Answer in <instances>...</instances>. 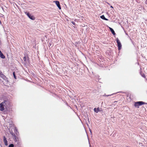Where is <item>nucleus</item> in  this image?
Returning a JSON list of instances; mask_svg holds the SVG:
<instances>
[{
	"instance_id": "obj_13",
	"label": "nucleus",
	"mask_w": 147,
	"mask_h": 147,
	"mask_svg": "<svg viewBox=\"0 0 147 147\" xmlns=\"http://www.w3.org/2000/svg\"><path fill=\"white\" fill-rule=\"evenodd\" d=\"M141 75L142 77H144V78H146V76H145V75L144 74H141Z\"/></svg>"
},
{
	"instance_id": "obj_20",
	"label": "nucleus",
	"mask_w": 147,
	"mask_h": 147,
	"mask_svg": "<svg viewBox=\"0 0 147 147\" xmlns=\"http://www.w3.org/2000/svg\"><path fill=\"white\" fill-rule=\"evenodd\" d=\"M111 8H113V6H111Z\"/></svg>"
},
{
	"instance_id": "obj_1",
	"label": "nucleus",
	"mask_w": 147,
	"mask_h": 147,
	"mask_svg": "<svg viewBox=\"0 0 147 147\" xmlns=\"http://www.w3.org/2000/svg\"><path fill=\"white\" fill-rule=\"evenodd\" d=\"M10 106V102L8 100H5L0 104V111H3L5 109H7Z\"/></svg>"
},
{
	"instance_id": "obj_3",
	"label": "nucleus",
	"mask_w": 147,
	"mask_h": 147,
	"mask_svg": "<svg viewBox=\"0 0 147 147\" xmlns=\"http://www.w3.org/2000/svg\"><path fill=\"white\" fill-rule=\"evenodd\" d=\"M116 41L117 44V46L118 48V50H120L121 48V44L119 40V39L117 38L116 39Z\"/></svg>"
},
{
	"instance_id": "obj_25",
	"label": "nucleus",
	"mask_w": 147,
	"mask_h": 147,
	"mask_svg": "<svg viewBox=\"0 0 147 147\" xmlns=\"http://www.w3.org/2000/svg\"><path fill=\"white\" fill-rule=\"evenodd\" d=\"M109 95H108L107 96H109Z\"/></svg>"
},
{
	"instance_id": "obj_23",
	"label": "nucleus",
	"mask_w": 147,
	"mask_h": 147,
	"mask_svg": "<svg viewBox=\"0 0 147 147\" xmlns=\"http://www.w3.org/2000/svg\"><path fill=\"white\" fill-rule=\"evenodd\" d=\"M129 96V94H128L127 96Z\"/></svg>"
},
{
	"instance_id": "obj_7",
	"label": "nucleus",
	"mask_w": 147,
	"mask_h": 147,
	"mask_svg": "<svg viewBox=\"0 0 147 147\" xmlns=\"http://www.w3.org/2000/svg\"><path fill=\"white\" fill-rule=\"evenodd\" d=\"M0 57L1 58L3 59L5 58V57L3 54L2 53L1 51L0 50Z\"/></svg>"
},
{
	"instance_id": "obj_24",
	"label": "nucleus",
	"mask_w": 147,
	"mask_h": 147,
	"mask_svg": "<svg viewBox=\"0 0 147 147\" xmlns=\"http://www.w3.org/2000/svg\"><path fill=\"white\" fill-rule=\"evenodd\" d=\"M130 96H131V94H130V95H129L130 97Z\"/></svg>"
},
{
	"instance_id": "obj_15",
	"label": "nucleus",
	"mask_w": 147,
	"mask_h": 147,
	"mask_svg": "<svg viewBox=\"0 0 147 147\" xmlns=\"http://www.w3.org/2000/svg\"><path fill=\"white\" fill-rule=\"evenodd\" d=\"M23 60L24 61H26V57L25 56L23 58Z\"/></svg>"
},
{
	"instance_id": "obj_9",
	"label": "nucleus",
	"mask_w": 147,
	"mask_h": 147,
	"mask_svg": "<svg viewBox=\"0 0 147 147\" xmlns=\"http://www.w3.org/2000/svg\"><path fill=\"white\" fill-rule=\"evenodd\" d=\"M100 18L102 19H103L107 21L108 20L104 16V15H102L100 16Z\"/></svg>"
},
{
	"instance_id": "obj_18",
	"label": "nucleus",
	"mask_w": 147,
	"mask_h": 147,
	"mask_svg": "<svg viewBox=\"0 0 147 147\" xmlns=\"http://www.w3.org/2000/svg\"><path fill=\"white\" fill-rule=\"evenodd\" d=\"M72 23L74 25H75V23L74 22H72Z\"/></svg>"
},
{
	"instance_id": "obj_6",
	"label": "nucleus",
	"mask_w": 147,
	"mask_h": 147,
	"mask_svg": "<svg viewBox=\"0 0 147 147\" xmlns=\"http://www.w3.org/2000/svg\"><path fill=\"white\" fill-rule=\"evenodd\" d=\"M3 140L5 144V146H7L8 145L7 142V140L5 137L4 136H3Z\"/></svg>"
},
{
	"instance_id": "obj_16",
	"label": "nucleus",
	"mask_w": 147,
	"mask_h": 147,
	"mask_svg": "<svg viewBox=\"0 0 147 147\" xmlns=\"http://www.w3.org/2000/svg\"><path fill=\"white\" fill-rule=\"evenodd\" d=\"M11 134L12 136H15V135L14 134L13 132L11 133Z\"/></svg>"
},
{
	"instance_id": "obj_2",
	"label": "nucleus",
	"mask_w": 147,
	"mask_h": 147,
	"mask_svg": "<svg viewBox=\"0 0 147 147\" xmlns=\"http://www.w3.org/2000/svg\"><path fill=\"white\" fill-rule=\"evenodd\" d=\"M145 104H146L143 102L138 101L135 102L134 106L135 107L139 108L140 106Z\"/></svg>"
},
{
	"instance_id": "obj_17",
	"label": "nucleus",
	"mask_w": 147,
	"mask_h": 147,
	"mask_svg": "<svg viewBox=\"0 0 147 147\" xmlns=\"http://www.w3.org/2000/svg\"><path fill=\"white\" fill-rule=\"evenodd\" d=\"M145 3L147 5V0H146V1L145 2Z\"/></svg>"
},
{
	"instance_id": "obj_19",
	"label": "nucleus",
	"mask_w": 147,
	"mask_h": 147,
	"mask_svg": "<svg viewBox=\"0 0 147 147\" xmlns=\"http://www.w3.org/2000/svg\"><path fill=\"white\" fill-rule=\"evenodd\" d=\"M96 108H94V111H95V112H96V113H97V112H98V111H95V110H96Z\"/></svg>"
},
{
	"instance_id": "obj_22",
	"label": "nucleus",
	"mask_w": 147,
	"mask_h": 147,
	"mask_svg": "<svg viewBox=\"0 0 147 147\" xmlns=\"http://www.w3.org/2000/svg\"><path fill=\"white\" fill-rule=\"evenodd\" d=\"M49 44H50V45H51V44H50V43H49Z\"/></svg>"
},
{
	"instance_id": "obj_10",
	"label": "nucleus",
	"mask_w": 147,
	"mask_h": 147,
	"mask_svg": "<svg viewBox=\"0 0 147 147\" xmlns=\"http://www.w3.org/2000/svg\"><path fill=\"white\" fill-rule=\"evenodd\" d=\"M0 76L1 77H3L5 76L1 72H0Z\"/></svg>"
},
{
	"instance_id": "obj_5",
	"label": "nucleus",
	"mask_w": 147,
	"mask_h": 147,
	"mask_svg": "<svg viewBox=\"0 0 147 147\" xmlns=\"http://www.w3.org/2000/svg\"><path fill=\"white\" fill-rule=\"evenodd\" d=\"M54 2L57 5L59 9H61V7L60 4L59 2L57 1H54Z\"/></svg>"
},
{
	"instance_id": "obj_11",
	"label": "nucleus",
	"mask_w": 147,
	"mask_h": 147,
	"mask_svg": "<svg viewBox=\"0 0 147 147\" xmlns=\"http://www.w3.org/2000/svg\"><path fill=\"white\" fill-rule=\"evenodd\" d=\"M13 76L14 77V78L15 79H16V76L15 75V72H13Z\"/></svg>"
},
{
	"instance_id": "obj_8",
	"label": "nucleus",
	"mask_w": 147,
	"mask_h": 147,
	"mask_svg": "<svg viewBox=\"0 0 147 147\" xmlns=\"http://www.w3.org/2000/svg\"><path fill=\"white\" fill-rule=\"evenodd\" d=\"M109 29L111 32L113 34V35H115V31H114V30L111 28H109Z\"/></svg>"
},
{
	"instance_id": "obj_4",
	"label": "nucleus",
	"mask_w": 147,
	"mask_h": 147,
	"mask_svg": "<svg viewBox=\"0 0 147 147\" xmlns=\"http://www.w3.org/2000/svg\"><path fill=\"white\" fill-rule=\"evenodd\" d=\"M27 15L28 16V17L31 19L32 20H35V17L32 15H31L29 12L26 13Z\"/></svg>"
},
{
	"instance_id": "obj_21",
	"label": "nucleus",
	"mask_w": 147,
	"mask_h": 147,
	"mask_svg": "<svg viewBox=\"0 0 147 147\" xmlns=\"http://www.w3.org/2000/svg\"><path fill=\"white\" fill-rule=\"evenodd\" d=\"M49 44H50V45H51V44H50V43H49Z\"/></svg>"
},
{
	"instance_id": "obj_14",
	"label": "nucleus",
	"mask_w": 147,
	"mask_h": 147,
	"mask_svg": "<svg viewBox=\"0 0 147 147\" xmlns=\"http://www.w3.org/2000/svg\"><path fill=\"white\" fill-rule=\"evenodd\" d=\"M14 138H14V140L16 141L17 138L16 137V136H14Z\"/></svg>"
},
{
	"instance_id": "obj_12",
	"label": "nucleus",
	"mask_w": 147,
	"mask_h": 147,
	"mask_svg": "<svg viewBox=\"0 0 147 147\" xmlns=\"http://www.w3.org/2000/svg\"><path fill=\"white\" fill-rule=\"evenodd\" d=\"M9 147H14V145L13 144H11L9 145Z\"/></svg>"
}]
</instances>
